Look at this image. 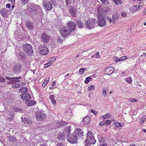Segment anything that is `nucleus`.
<instances>
[{"mask_svg":"<svg viewBox=\"0 0 146 146\" xmlns=\"http://www.w3.org/2000/svg\"><path fill=\"white\" fill-rule=\"evenodd\" d=\"M92 133V132L90 131L87 133L86 139L85 141V146H91V144H94L96 143V141Z\"/></svg>","mask_w":146,"mask_h":146,"instance_id":"f257e3e1","label":"nucleus"},{"mask_svg":"<svg viewBox=\"0 0 146 146\" xmlns=\"http://www.w3.org/2000/svg\"><path fill=\"white\" fill-rule=\"evenodd\" d=\"M97 22L94 19H90L85 23L84 26L88 29H92L97 26Z\"/></svg>","mask_w":146,"mask_h":146,"instance_id":"f03ea898","label":"nucleus"},{"mask_svg":"<svg viewBox=\"0 0 146 146\" xmlns=\"http://www.w3.org/2000/svg\"><path fill=\"white\" fill-rule=\"evenodd\" d=\"M22 48L25 52L28 55H31L34 52L32 46L30 44L26 43L23 45Z\"/></svg>","mask_w":146,"mask_h":146,"instance_id":"7ed1b4c3","label":"nucleus"},{"mask_svg":"<svg viewBox=\"0 0 146 146\" xmlns=\"http://www.w3.org/2000/svg\"><path fill=\"white\" fill-rule=\"evenodd\" d=\"M35 115L36 119L38 121H42L46 119V115L42 111H37Z\"/></svg>","mask_w":146,"mask_h":146,"instance_id":"20e7f679","label":"nucleus"},{"mask_svg":"<svg viewBox=\"0 0 146 146\" xmlns=\"http://www.w3.org/2000/svg\"><path fill=\"white\" fill-rule=\"evenodd\" d=\"M38 50L39 53L43 55H46L49 52V50L47 47L44 44L41 45L39 47Z\"/></svg>","mask_w":146,"mask_h":146,"instance_id":"39448f33","label":"nucleus"},{"mask_svg":"<svg viewBox=\"0 0 146 146\" xmlns=\"http://www.w3.org/2000/svg\"><path fill=\"white\" fill-rule=\"evenodd\" d=\"M76 26V25L74 22L71 21L68 23L67 26L66 27L67 28H68V29L70 31L71 33V35H74V32Z\"/></svg>","mask_w":146,"mask_h":146,"instance_id":"423d86ee","label":"nucleus"},{"mask_svg":"<svg viewBox=\"0 0 146 146\" xmlns=\"http://www.w3.org/2000/svg\"><path fill=\"white\" fill-rule=\"evenodd\" d=\"M110 11V9L108 7H104L101 11L98 9V17H104V16Z\"/></svg>","mask_w":146,"mask_h":146,"instance_id":"0eeeda50","label":"nucleus"},{"mask_svg":"<svg viewBox=\"0 0 146 146\" xmlns=\"http://www.w3.org/2000/svg\"><path fill=\"white\" fill-rule=\"evenodd\" d=\"M78 138L76 135L73 134L71 135H67V139L70 143L72 144H75L77 142Z\"/></svg>","mask_w":146,"mask_h":146,"instance_id":"6e6552de","label":"nucleus"},{"mask_svg":"<svg viewBox=\"0 0 146 146\" xmlns=\"http://www.w3.org/2000/svg\"><path fill=\"white\" fill-rule=\"evenodd\" d=\"M42 1L44 9L46 11H50L51 10L52 7L49 1L48 0H42Z\"/></svg>","mask_w":146,"mask_h":146,"instance_id":"1a4fd4ad","label":"nucleus"},{"mask_svg":"<svg viewBox=\"0 0 146 146\" xmlns=\"http://www.w3.org/2000/svg\"><path fill=\"white\" fill-rule=\"evenodd\" d=\"M68 29V28H67L66 27H65L61 29L60 33L61 36L64 38H65L68 35H71V33Z\"/></svg>","mask_w":146,"mask_h":146,"instance_id":"9d476101","label":"nucleus"},{"mask_svg":"<svg viewBox=\"0 0 146 146\" xmlns=\"http://www.w3.org/2000/svg\"><path fill=\"white\" fill-rule=\"evenodd\" d=\"M21 65L20 64H17L13 67L12 72L14 74L17 75L21 72Z\"/></svg>","mask_w":146,"mask_h":146,"instance_id":"9b49d317","label":"nucleus"},{"mask_svg":"<svg viewBox=\"0 0 146 146\" xmlns=\"http://www.w3.org/2000/svg\"><path fill=\"white\" fill-rule=\"evenodd\" d=\"M73 134L76 135L78 138H82V137L84 136L83 131L82 129L79 128L75 129Z\"/></svg>","mask_w":146,"mask_h":146,"instance_id":"f8f14e48","label":"nucleus"},{"mask_svg":"<svg viewBox=\"0 0 146 146\" xmlns=\"http://www.w3.org/2000/svg\"><path fill=\"white\" fill-rule=\"evenodd\" d=\"M50 40V36L45 33H43L41 36V41L44 43H48Z\"/></svg>","mask_w":146,"mask_h":146,"instance_id":"ddd939ff","label":"nucleus"},{"mask_svg":"<svg viewBox=\"0 0 146 146\" xmlns=\"http://www.w3.org/2000/svg\"><path fill=\"white\" fill-rule=\"evenodd\" d=\"M55 125L56 127L54 128H57L59 127H63L67 125V123L64 121L57 122L54 121L52 123V125Z\"/></svg>","mask_w":146,"mask_h":146,"instance_id":"4468645a","label":"nucleus"},{"mask_svg":"<svg viewBox=\"0 0 146 146\" xmlns=\"http://www.w3.org/2000/svg\"><path fill=\"white\" fill-rule=\"evenodd\" d=\"M20 96L22 100L25 101L31 98L30 94L27 93L21 94L20 95Z\"/></svg>","mask_w":146,"mask_h":146,"instance_id":"2eb2a0df","label":"nucleus"},{"mask_svg":"<svg viewBox=\"0 0 146 146\" xmlns=\"http://www.w3.org/2000/svg\"><path fill=\"white\" fill-rule=\"evenodd\" d=\"M98 24L101 27H103L106 25L105 17H98Z\"/></svg>","mask_w":146,"mask_h":146,"instance_id":"dca6fc26","label":"nucleus"},{"mask_svg":"<svg viewBox=\"0 0 146 146\" xmlns=\"http://www.w3.org/2000/svg\"><path fill=\"white\" fill-rule=\"evenodd\" d=\"M27 28L29 30H33L35 28L34 24L31 21H27L26 22Z\"/></svg>","mask_w":146,"mask_h":146,"instance_id":"f3484780","label":"nucleus"},{"mask_svg":"<svg viewBox=\"0 0 146 146\" xmlns=\"http://www.w3.org/2000/svg\"><path fill=\"white\" fill-rule=\"evenodd\" d=\"M114 71V69L112 67L109 66L106 68L104 74L106 75H110L113 73Z\"/></svg>","mask_w":146,"mask_h":146,"instance_id":"a211bd4d","label":"nucleus"},{"mask_svg":"<svg viewBox=\"0 0 146 146\" xmlns=\"http://www.w3.org/2000/svg\"><path fill=\"white\" fill-rule=\"evenodd\" d=\"M16 54L17 56L20 59H21L23 60L25 59L26 58V55L23 52H19L17 51L16 49Z\"/></svg>","mask_w":146,"mask_h":146,"instance_id":"6ab92c4d","label":"nucleus"},{"mask_svg":"<svg viewBox=\"0 0 146 146\" xmlns=\"http://www.w3.org/2000/svg\"><path fill=\"white\" fill-rule=\"evenodd\" d=\"M21 119L22 122L26 125H31L32 124V122L28 118H25L22 117L21 118Z\"/></svg>","mask_w":146,"mask_h":146,"instance_id":"aec40b11","label":"nucleus"},{"mask_svg":"<svg viewBox=\"0 0 146 146\" xmlns=\"http://www.w3.org/2000/svg\"><path fill=\"white\" fill-rule=\"evenodd\" d=\"M71 15L74 17H76V10L74 7L70 6L69 8Z\"/></svg>","mask_w":146,"mask_h":146,"instance_id":"412c9836","label":"nucleus"},{"mask_svg":"<svg viewBox=\"0 0 146 146\" xmlns=\"http://www.w3.org/2000/svg\"><path fill=\"white\" fill-rule=\"evenodd\" d=\"M14 116V113L13 112H10L7 115V117L5 119L6 121H12L13 119Z\"/></svg>","mask_w":146,"mask_h":146,"instance_id":"4be33fe9","label":"nucleus"},{"mask_svg":"<svg viewBox=\"0 0 146 146\" xmlns=\"http://www.w3.org/2000/svg\"><path fill=\"white\" fill-rule=\"evenodd\" d=\"M12 78V80H11V81L8 82L7 83L10 84L11 83H18V82H20V80L19 79L21 78V77H14L13 78Z\"/></svg>","mask_w":146,"mask_h":146,"instance_id":"5701e85b","label":"nucleus"},{"mask_svg":"<svg viewBox=\"0 0 146 146\" xmlns=\"http://www.w3.org/2000/svg\"><path fill=\"white\" fill-rule=\"evenodd\" d=\"M0 13L1 15L4 17H6L7 16L8 11L6 9L3 8L1 9Z\"/></svg>","mask_w":146,"mask_h":146,"instance_id":"b1692460","label":"nucleus"},{"mask_svg":"<svg viewBox=\"0 0 146 146\" xmlns=\"http://www.w3.org/2000/svg\"><path fill=\"white\" fill-rule=\"evenodd\" d=\"M119 15L117 13L114 14L112 15V21L113 23H115L119 18Z\"/></svg>","mask_w":146,"mask_h":146,"instance_id":"393cba45","label":"nucleus"},{"mask_svg":"<svg viewBox=\"0 0 146 146\" xmlns=\"http://www.w3.org/2000/svg\"><path fill=\"white\" fill-rule=\"evenodd\" d=\"M57 138L59 140H64L65 139V133H59L57 135Z\"/></svg>","mask_w":146,"mask_h":146,"instance_id":"a878e982","label":"nucleus"},{"mask_svg":"<svg viewBox=\"0 0 146 146\" xmlns=\"http://www.w3.org/2000/svg\"><path fill=\"white\" fill-rule=\"evenodd\" d=\"M90 118L89 117L86 116L83 119L81 123L84 124H88L90 121Z\"/></svg>","mask_w":146,"mask_h":146,"instance_id":"bb28decb","label":"nucleus"},{"mask_svg":"<svg viewBox=\"0 0 146 146\" xmlns=\"http://www.w3.org/2000/svg\"><path fill=\"white\" fill-rule=\"evenodd\" d=\"M35 102L33 100H31V99L28 100L27 101H25L26 104L29 106H32L34 105Z\"/></svg>","mask_w":146,"mask_h":146,"instance_id":"cd10ccee","label":"nucleus"},{"mask_svg":"<svg viewBox=\"0 0 146 146\" xmlns=\"http://www.w3.org/2000/svg\"><path fill=\"white\" fill-rule=\"evenodd\" d=\"M13 109L14 111L17 112L23 113V109H21L17 106L14 107Z\"/></svg>","mask_w":146,"mask_h":146,"instance_id":"c85d7f7f","label":"nucleus"},{"mask_svg":"<svg viewBox=\"0 0 146 146\" xmlns=\"http://www.w3.org/2000/svg\"><path fill=\"white\" fill-rule=\"evenodd\" d=\"M71 126L70 125H69L68 126H66L65 127L64 133L67 135H70V128H71Z\"/></svg>","mask_w":146,"mask_h":146,"instance_id":"c756f323","label":"nucleus"},{"mask_svg":"<svg viewBox=\"0 0 146 146\" xmlns=\"http://www.w3.org/2000/svg\"><path fill=\"white\" fill-rule=\"evenodd\" d=\"M134 9L135 10V11L141 10L143 8V6L141 5V3L138 4L135 6H133Z\"/></svg>","mask_w":146,"mask_h":146,"instance_id":"7c9ffc66","label":"nucleus"},{"mask_svg":"<svg viewBox=\"0 0 146 146\" xmlns=\"http://www.w3.org/2000/svg\"><path fill=\"white\" fill-rule=\"evenodd\" d=\"M76 23L79 28H82L83 27V24L80 20H77Z\"/></svg>","mask_w":146,"mask_h":146,"instance_id":"2f4dec72","label":"nucleus"},{"mask_svg":"<svg viewBox=\"0 0 146 146\" xmlns=\"http://www.w3.org/2000/svg\"><path fill=\"white\" fill-rule=\"evenodd\" d=\"M101 4L103 5H108L109 3V1L108 0H100Z\"/></svg>","mask_w":146,"mask_h":146,"instance_id":"473e14b6","label":"nucleus"},{"mask_svg":"<svg viewBox=\"0 0 146 146\" xmlns=\"http://www.w3.org/2000/svg\"><path fill=\"white\" fill-rule=\"evenodd\" d=\"M11 84H12L11 87L13 88H19L20 87L21 84H20L19 83H11Z\"/></svg>","mask_w":146,"mask_h":146,"instance_id":"72a5a7b5","label":"nucleus"},{"mask_svg":"<svg viewBox=\"0 0 146 146\" xmlns=\"http://www.w3.org/2000/svg\"><path fill=\"white\" fill-rule=\"evenodd\" d=\"M91 57L92 58H100V56L99 54V52H97L92 55L91 56Z\"/></svg>","mask_w":146,"mask_h":146,"instance_id":"f704fd0d","label":"nucleus"},{"mask_svg":"<svg viewBox=\"0 0 146 146\" xmlns=\"http://www.w3.org/2000/svg\"><path fill=\"white\" fill-rule=\"evenodd\" d=\"M28 91V89L26 87H22L19 89V92H24Z\"/></svg>","mask_w":146,"mask_h":146,"instance_id":"c9c22d12","label":"nucleus"},{"mask_svg":"<svg viewBox=\"0 0 146 146\" xmlns=\"http://www.w3.org/2000/svg\"><path fill=\"white\" fill-rule=\"evenodd\" d=\"M9 141L11 142H14L15 140V138L12 135L9 136L8 137Z\"/></svg>","mask_w":146,"mask_h":146,"instance_id":"e433bc0d","label":"nucleus"},{"mask_svg":"<svg viewBox=\"0 0 146 146\" xmlns=\"http://www.w3.org/2000/svg\"><path fill=\"white\" fill-rule=\"evenodd\" d=\"M117 5H120L122 3L121 0H112Z\"/></svg>","mask_w":146,"mask_h":146,"instance_id":"4c0bfd02","label":"nucleus"},{"mask_svg":"<svg viewBox=\"0 0 146 146\" xmlns=\"http://www.w3.org/2000/svg\"><path fill=\"white\" fill-rule=\"evenodd\" d=\"M66 5L68 7L69 5L74 2L75 0H65Z\"/></svg>","mask_w":146,"mask_h":146,"instance_id":"58836bf2","label":"nucleus"},{"mask_svg":"<svg viewBox=\"0 0 146 146\" xmlns=\"http://www.w3.org/2000/svg\"><path fill=\"white\" fill-rule=\"evenodd\" d=\"M115 125L117 127H123L124 126V123H120L119 122H117L115 123Z\"/></svg>","mask_w":146,"mask_h":146,"instance_id":"ea45409f","label":"nucleus"},{"mask_svg":"<svg viewBox=\"0 0 146 146\" xmlns=\"http://www.w3.org/2000/svg\"><path fill=\"white\" fill-rule=\"evenodd\" d=\"M91 76H89L86 78V80H85L84 82L86 84L88 83L91 80Z\"/></svg>","mask_w":146,"mask_h":146,"instance_id":"a19ab883","label":"nucleus"},{"mask_svg":"<svg viewBox=\"0 0 146 146\" xmlns=\"http://www.w3.org/2000/svg\"><path fill=\"white\" fill-rule=\"evenodd\" d=\"M105 124L106 126H107L109 125L111 122V121L110 120H107L104 121Z\"/></svg>","mask_w":146,"mask_h":146,"instance_id":"79ce46f5","label":"nucleus"},{"mask_svg":"<svg viewBox=\"0 0 146 146\" xmlns=\"http://www.w3.org/2000/svg\"><path fill=\"white\" fill-rule=\"evenodd\" d=\"M125 80L126 82L129 83H131L132 81V79L131 77L125 78Z\"/></svg>","mask_w":146,"mask_h":146,"instance_id":"37998d69","label":"nucleus"},{"mask_svg":"<svg viewBox=\"0 0 146 146\" xmlns=\"http://www.w3.org/2000/svg\"><path fill=\"white\" fill-rule=\"evenodd\" d=\"M52 64V62H50L47 63L46 64H45L44 65V68H47L49 66H50V65Z\"/></svg>","mask_w":146,"mask_h":146,"instance_id":"c03bdc74","label":"nucleus"},{"mask_svg":"<svg viewBox=\"0 0 146 146\" xmlns=\"http://www.w3.org/2000/svg\"><path fill=\"white\" fill-rule=\"evenodd\" d=\"M146 120V118L144 117L141 118L140 119V123L142 124L144 122L145 120Z\"/></svg>","mask_w":146,"mask_h":146,"instance_id":"a18cd8bd","label":"nucleus"},{"mask_svg":"<svg viewBox=\"0 0 146 146\" xmlns=\"http://www.w3.org/2000/svg\"><path fill=\"white\" fill-rule=\"evenodd\" d=\"M84 68H81L79 70V72L81 74H82L84 72Z\"/></svg>","mask_w":146,"mask_h":146,"instance_id":"49530a36","label":"nucleus"},{"mask_svg":"<svg viewBox=\"0 0 146 146\" xmlns=\"http://www.w3.org/2000/svg\"><path fill=\"white\" fill-rule=\"evenodd\" d=\"M5 82V79L0 76V83H3Z\"/></svg>","mask_w":146,"mask_h":146,"instance_id":"de8ad7c7","label":"nucleus"},{"mask_svg":"<svg viewBox=\"0 0 146 146\" xmlns=\"http://www.w3.org/2000/svg\"><path fill=\"white\" fill-rule=\"evenodd\" d=\"M29 0H20L21 3L22 4H25L29 1Z\"/></svg>","mask_w":146,"mask_h":146,"instance_id":"09e8293b","label":"nucleus"},{"mask_svg":"<svg viewBox=\"0 0 146 146\" xmlns=\"http://www.w3.org/2000/svg\"><path fill=\"white\" fill-rule=\"evenodd\" d=\"M99 141L101 144L103 143V142L104 141V139L103 137H100V139H99Z\"/></svg>","mask_w":146,"mask_h":146,"instance_id":"8fccbe9b","label":"nucleus"},{"mask_svg":"<svg viewBox=\"0 0 146 146\" xmlns=\"http://www.w3.org/2000/svg\"><path fill=\"white\" fill-rule=\"evenodd\" d=\"M127 58V56H123L122 57H120L119 59V61H121L122 60H124L126 59Z\"/></svg>","mask_w":146,"mask_h":146,"instance_id":"3c124183","label":"nucleus"},{"mask_svg":"<svg viewBox=\"0 0 146 146\" xmlns=\"http://www.w3.org/2000/svg\"><path fill=\"white\" fill-rule=\"evenodd\" d=\"M107 21H108V23H111V22H112V20L111 19V17H107Z\"/></svg>","mask_w":146,"mask_h":146,"instance_id":"603ef678","label":"nucleus"},{"mask_svg":"<svg viewBox=\"0 0 146 146\" xmlns=\"http://www.w3.org/2000/svg\"><path fill=\"white\" fill-rule=\"evenodd\" d=\"M127 15V13L124 12H121V16L123 17H125Z\"/></svg>","mask_w":146,"mask_h":146,"instance_id":"864d4df0","label":"nucleus"},{"mask_svg":"<svg viewBox=\"0 0 146 146\" xmlns=\"http://www.w3.org/2000/svg\"><path fill=\"white\" fill-rule=\"evenodd\" d=\"M134 8V7L133 6L130 8L129 10L131 12L133 13V12L135 11V10Z\"/></svg>","mask_w":146,"mask_h":146,"instance_id":"5fc2aeb1","label":"nucleus"},{"mask_svg":"<svg viewBox=\"0 0 146 146\" xmlns=\"http://www.w3.org/2000/svg\"><path fill=\"white\" fill-rule=\"evenodd\" d=\"M102 92H103V95L105 97L107 95V92H106V91L104 89H103L102 90Z\"/></svg>","mask_w":146,"mask_h":146,"instance_id":"6e6d98bb","label":"nucleus"},{"mask_svg":"<svg viewBox=\"0 0 146 146\" xmlns=\"http://www.w3.org/2000/svg\"><path fill=\"white\" fill-rule=\"evenodd\" d=\"M56 146H65L64 144L62 143H57Z\"/></svg>","mask_w":146,"mask_h":146,"instance_id":"4d7b16f0","label":"nucleus"},{"mask_svg":"<svg viewBox=\"0 0 146 146\" xmlns=\"http://www.w3.org/2000/svg\"><path fill=\"white\" fill-rule=\"evenodd\" d=\"M15 49V50L16 49L17 51H18V52H20V51L21 50V48L19 46H17Z\"/></svg>","mask_w":146,"mask_h":146,"instance_id":"13d9d810","label":"nucleus"},{"mask_svg":"<svg viewBox=\"0 0 146 146\" xmlns=\"http://www.w3.org/2000/svg\"><path fill=\"white\" fill-rule=\"evenodd\" d=\"M57 41L60 43H62L63 42V40L60 38L59 37H58Z\"/></svg>","mask_w":146,"mask_h":146,"instance_id":"bf43d9fd","label":"nucleus"},{"mask_svg":"<svg viewBox=\"0 0 146 146\" xmlns=\"http://www.w3.org/2000/svg\"><path fill=\"white\" fill-rule=\"evenodd\" d=\"M94 88V86L92 85L88 87V90L90 91L92 89H93Z\"/></svg>","mask_w":146,"mask_h":146,"instance_id":"052dcab7","label":"nucleus"},{"mask_svg":"<svg viewBox=\"0 0 146 146\" xmlns=\"http://www.w3.org/2000/svg\"><path fill=\"white\" fill-rule=\"evenodd\" d=\"M54 95H52L50 96L49 98L51 100H54Z\"/></svg>","mask_w":146,"mask_h":146,"instance_id":"680f3d73","label":"nucleus"},{"mask_svg":"<svg viewBox=\"0 0 146 146\" xmlns=\"http://www.w3.org/2000/svg\"><path fill=\"white\" fill-rule=\"evenodd\" d=\"M91 112L93 113L95 115H96L97 114V112L94 110H91Z\"/></svg>","mask_w":146,"mask_h":146,"instance_id":"e2e57ef3","label":"nucleus"},{"mask_svg":"<svg viewBox=\"0 0 146 146\" xmlns=\"http://www.w3.org/2000/svg\"><path fill=\"white\" fill-rule=\"evenodd\" d=\"M11 5L10 3H7L6 5V7L7 8H10L11 7Z\"/></svg>","mask_w":146,"mask_h":146,"instance_id":"0e129e2a","label":"nucleus"},{"mask_svg":"<svg viewBox=\"0 0 146 146\" xmlns=\"http://www.w3.org/2000/svg\"><path fill=\"white\" fill-rule=\"evenodd\" d=\"M15 7V6L14 5V4H13V5H12L11 6L12 8L11 9H10L9 10V11H12V10H13V9H14Z\"/></svg>","mask_w":146,"mask_h":146,"instance_id":"69168bd1","label":"nucleus"},{"mask_svg":"<svg viewBox=\"0 0 146 146\" xmlns=\"http://www.w3.org/2000/svg\"><path fill=\"white\" fill-rule=\"evenodd\" d=\"M51 102L52 104H53L55 105L56 104V102L55 100H51Z\"/></svg>","mask_w":146,"mask_h":146,"instance_id":"338daca9","label":"nucleus"},{"mask_svg":"<svg viewBox=\"0 0 146 146\" xmlns=\"http://www.w3.org/2000/svg\"><path fill=\"white\" fill-rule=\"evenodd\" d=\"M69 76V74L68 73L66 75H65L64 76L65 77V79L64 80L66 79H68V76Z\"/></svg>","mask_w":146,"mask_h":146,"instance_id":"774afa93","label":"nucleus"}]
</instances>
